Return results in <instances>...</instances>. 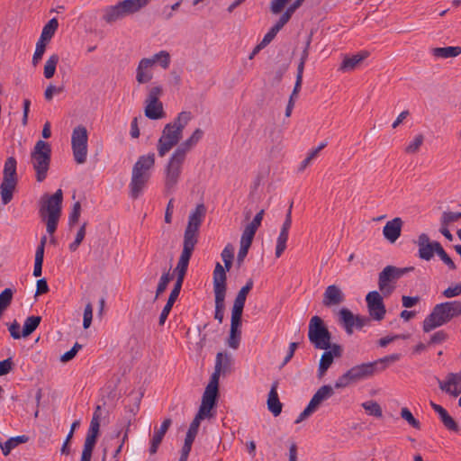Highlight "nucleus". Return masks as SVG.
Wrapping results in <instances>:
<instances>
[{
  "label": "nucleus",
  "instance_id": "nucleus-64",
  "mask_svg": "<svg viewBox=\"0 0 461 461\" xmlns=\"http://www.w3.org/2000/svg\"><path fill=\"white\" fill-rule=\"evenodd\" d=\"M290 0H272L270 9L273 14H279Z\"/></svg>",
  "mask_w": 461,
  "mask_h": 461
},
{
  "label": "nucleus",
  "instance_id": "nucleus-57",
  "mask_svg": "<svg viewBox=\"0 0 461 461\" xmlns=\"http://www.w3.org/2000/svg\"><path fill=\"white\" fill-rule=\"evenodd\" d=\"M80 213H81V204L79 202H76L73 204L72 211L68 217L69 226H73L78 221Z\"/></svg>",
  "mask_w": 461,
  "mask_h": 461
},
{
  "label": "nucleus",
  "instance_id": "nucleus-51",
  "mask_svg": "<svg viewBox=\"0 0 461 461\" xmlns=\"http://www.w3.org/2000/svg\"><path fill=\"white\" fill-rule=\"evenodd\" d=\"M176 299H177L176 296H175L173 294H169L167 302L166 305L164 306V308L160 313V316H159V321H158L159 325H161V326L164 325Z\"/></svg>",
  "mask_w": 461,
  "mask_h": 461
},
{
  "label": "nucleus",
  "instance_id": "nucleus-60",
  "mask_svg": "<svg viewBox=\"0 0 461 461\" xmlns=\"http://www.w3.org/2000/svg\"><path fill=\"white\" fill-rule=\"evenodd\" d=\"M162 87L161 86H153L149 89L146 102L151 103H158L159 97L162 95Z\"/></svg>",
  "mask_w": 461,
  "mask_h": 461
},
{
  "label": "nucleus",
  "instance_id": "nucleus-50",
  "mask_svg": "<svg viewBox=\"0 0 461 461\" xmlns=\"http://www.w3.org/2000/svg\"><path fill=\"white\" fill-rule=\"evenodd\" d=\"M204 418L201 417V415H197V414L195 415L194 419L193 420V421L191 422V424L189 426V429H188L186 436H185V439L194 441V438L198 432L200 422Z\"/></svg>",
  "mask_w": 461,
  "mask_h": 461
},
{
  "label": "nucleus",
  "instance_id": "nucleus-3",
  "mask_svg": "<svg viewBox=\"0 0 461 461\" xmlns=\"http://www.w3.org/2000/svg\"><path fill=\"white\" fill-rule=\"evenodd\" d=\"M192 119L190 112L183 111L177 114L173 122L167 123L157 143L158 154L165 157L183 138L184 129Z\"/></svg>",
  "mask_w": 461,
  "mask_h": 461
},
{
  "label": "nucleus",
  "instance_id": "nucleus-41",
  "mask_svg": "<svg viewBox=\"0 0 461 461\" xmlns=\"http://www.w3.org/2000/svg\"><path fill=\"white\" fill-rule=\"evenodd\" d=\"M222 352H219L216 356L215 359V366L214 372L212 373L209 385H213L219 387V378L221 374H222Z\"/></svg>",
  "mask_w": 461,
  "mask_h": 461
},
{
  "label": "nucleus",
  "instance_id": "nucleus-49",
  "mask_svg": "<svg viewBox=\"0 0 461 461\" xmlns=\"http://www.w3.org/2000/svg\"><path fill=\"white\" fill-rule=\"evenodd\" d=\"M362 407L368 412L369 415L380 418L383 415L381 406L375 401H367L362 403Z\"/></svg>",
  "mask_w": 461,
  "mask_h": 461
},
{
  "label": "nucleus",
  "instance_id": "nucleus-1",
  "mask_svg": "<svg viewBox=\"0 0 461 461\" xmlns=\"http://www.w3.org/2000/svg\"><path fill=\"white\" fill-rule=\"evenodd\" d=\"M203 134L204 132L202 129H195L192 135L178 145L171 154L165 167L164 185L166 193L171 194L175 191L180 179L187 154L203 139Z\"/></svg>",
  "mask_w": 461,
  "mask_h": 461
},
{
  "label": "nucleus",
  "instance_id": "nucleus-40",
  "mask_svg": "<svg viewBox=\"0 0 461 461\" xmlns=\"http://www.w3.org/2000/svg\"><path fill=\"white\" fill-rule=\"evenodd\" d=\"M401 358V354L395 353L392 355L385 356L382 358H379L373 362L375 364V368L376 371H384L387 366L391 363H394Z\"/></svg>",
  "mask_w": 461,
  "mask_h": 461
},
{
  "label": "nucleus",
  "instance_id": "nucleus-44",
  "mask_svg": "<svg viewBox=\"0 0 461 461\" xmlns=\"http://www.w3.org/2000/svg\"><path fill=\"white\" fill-rule=\"evenodd\" d=\"M441 305H444L446 312H447L450 321L461 315V302L460 301H449L441 303Z\"/></svg>",
  "mask_w": 461,
  "mask_h": 461
},
{
  "label": "nucleus",
  "instance_id": "nucleus-12",
  "mask_svg": "<svg viewBox=\"0 0 461 461\" xmlns=\"http://www.w3.org/2000/svg\"><path fill=\"white\" fill-rule=\"evenodd\" d=\"M366 301L371 318L382 321L386 313L382 295L377 291H372L366 294Z\"/></svg>",
  "mask_w": 461,
  "mask_h": 461
},
{
  "label": "nucleus",
  "instance_id": "nucleus-9",
  "mask_svg": "<svg viewBox=\"0 0 461 461\" xmlns=\"http://www.w3.org/2000/svg\"><path fill=\"white\" fill-rule=\"evenodd\" d=\"M413 270V267H396L394 266H387L385 267L382 272L379 274L378 277V287L379 290L384 296L390 295L395 286L391 285L390 283L397 281L403 275L408 273L409 271Z\"/></svg>",
  "mask_w": 461,
  "mask_h": 461
},
{
  "label": "nucleus",
  "instance_id": "nucleus-55",
  "mask_svg": "<svg viewBox=\"0 0 461 461\" xmlns=\"http://www.w3.org/2000/svg\"><path fill=\"white\" fill-rule=\"evenodd\" d=\"M423 140L424 137L422 134L416 135L413 140L410 142L408 146H406L405 152L410 154L418 152L423 143Z\"/></svg>",
  "mask_w": 461,
  "mask_h": 461
},
{
  "label": "nucleus",
  "instance_id": "nucleus-13",
  "mask_svg": "<svg viewBox=\"0 0 461 461\" xmlns=\"http://www.w3.org/2000/svg\"><path fill=\"white\" fill-rule=\"evenodd\" d=\"M343 353V348L339 344H332L331 348L325 350L320 359L319 368H318V376H323L328 369L332 365L335 357H341Z\"/></svg>",
  "mask_w": 461,
  "mask_h": 461
},
{
  "label": "nucleus",
  "instance_id": "nucleus-28",
  "mask_svg": "<svg viewBox=\"0 0 461 461\" xmlns=\"http://www.w3.org/2000/svg\"><path fill=\"white\" fill-rule=\"evenodd\" d=\"M17 180L3 179L0 185V194L3 204L9 203L14 196Z\"/></svg>",
  "mask_w": 461,
  "mask_h": 461
},
{
  "label": "nucleus",
  "instance_id": "nucleus-53",
  "mask_svg": "<svg viewBox=\"0 0 461 461\" xmlns=\"http://www.w3.org/2000/svg\"><path fill=\"white\" fill-rule=\"evenodd\" d=\"M401 417L406 420L412 428L420 429V422L414 418L411 411L407 407H403L401 410Z\"/></svg>",
  "mask_w": 461,
  "mask_h": 461
},
{
  "label": "nucleus",
  "instance_id": "nucleus-43",
  "mask_svg": "<svg viewBox=\"0 0 461 461\" xmlns=\"http://www.w3.org/2000/svg\"><path fill=\"white\" fill-rule=\"evenodd\" d=\"M140 406L139 403H134L133 405L125 406L124 411L125 415L120 420L121 424L124 427L130 428L131 424V420L134 419L136 413L139 411Z\"/></svg>",
  "mask_w": 461,
  "mask_h": 461
},
{
  "label": "nucleus",
  "instance_id": "nucleus-4",
  "mask_svg": "<svg viewBox=\"0 0 461 461\" xmlns=\"http://www.w3.org/2000/svg\"><path fill=\"white\" fill-rule=\"evenodd\" d=\"M155 166V154L149 153L140 156L131 171V178L129 184L130 196L137 199L143 193L151 176L150 170Z\"/></svg>",
  "mask_w": 461,
  "mask_h": 461
},
{
  "label": "nucleus",
  "instance_id": "nucleus-14",
  "mask_svg": "<svg viewBox=\"0 0 461 461\" xmlns=\"http://www.w3.org/2000/svg\"><path fill=\"white\" fill-rule=\"evenodd\" d=\"M100 419L101 407L97 405L94 411L84 446L95 447L100 432Z\"/></svg>",
  "mask_w": 461,
  "mask_h": 461
},
{
  "label": "nucleus",
  "instance_id": "nucleus-30",
  "mask_svg": "<svg viewBox=\"0 0 461 461\" xmlns=\"http://www.w3.org/2000/svg\"><path fill=\"white\" fill-rule=\"evenodd\" d=\"M103 12H104L103 19L107 23H114V22L123 18L124 16H126L124 14L122 8L121 7L120 3H118L115 5L107 6L106 8L104 9Z\"/></svg>",
  "mask_w": 461,
  "mask_h": 461
},
{
  "label": "nucleus",
  "instance_id": "nucleus-38",
  "mask_svg": "<svg viewBox=\"0 0 461 461\" xmlns=\"http://www.w3.org/2000/svg\"><path fill=\"white\" fill-rule=\"evenodd\" d=\"M149 59V61H151L152 66L158 62L164 69L169 68L171 61L170 54L167 50H160Z\"/></svg>",
  "mask_w": 461,
  "mask_h": 461
},
{
  "label": "nucleus",
  "instance_id": "nucleus-33",
  "mask_svg": "<svg viewBox=\"0 0 461 461\" xmlns=\"http://www.w3.org/2000/svg\"><path fill=\"white\" fill-rule=\"evenodd\" d=\"M145 116L151 120H158L165 116V112L163 108V104L161 102L158 103H151L145 102Z\"/></svg>",
  "mask_w": 461,
  "mask_h": 461
},
{
  "label": "nucleus",
  "instance_id": "nucleus-16",
  "mask_svg": "<svg viewBox=\"0 0 461 461\" xmlns=\"http://www.w3.org/2000/svg\"><path fill=\"white\" fill-rule=\"evenodd\" d=\"M345 301V294L336 285H329L323 294L322 304L326 307L337 306Z\"/></svg>",
  "mask_w": 461,
  "mask_h": 461
},
{
  "label": "nucleus",
  "instance_id": "nucleus-19",
  "mask_svg": "<svg viewBox=\"0 0 461 461\" xmlns=\"http://www.w3.org/2000/svg\"><path fill=\"white\" fill-rule=\"evenodd\" d=\"M226 272L223 267L217 262L213 270V292L214 295H226Z\"/></svg>",
  "mask_w": 461,
  "mask_h": 461
},
{
  "label": "nucleus",
  "instance_id": "nucleus-46",
  "mask_svg": "<svg viewBox=\"0 0 461 461\" xmlns=\"http://www.w3.org/2000/svg\"><path fill=\"white\" fill-rule=\"evenodd\" d=\"M172 280V275L169 270L165 271L160 276L159 282L157 286L156 295L154 301H156L160 294H162L167 287L168 283Z\"/></svg>",
  "mask_w": 461,
  "mask_h": 461
},
{
  "label": "nucleus",
  "instance_id": "nucleus-20",
  "mask_svg": "<svg viewBox=\"0 0 461 461\" xmlns=\"http://www.w3.org/2000/svg\"><path fill=\"white\" fill-rule=\"evenodd\" d=\"M253 280L250 278L247 281L246 285L243 287H241L234 300L231 313L242 316L247 296L253 288Z\"/></svg>",
  "mask_w": 461,
  "mask_h": 461
},
{
  "label": "nucleus",
  "instance_id": "nucleus-31",
  "mask_svg": "<svg viewBox=\"0 0 461 461\" xmlns=\"http://www.w3.org/2000/svg\"><path fill=\"white\" fill-rule=\"evenodd\" d=\"M339 315L340 324L344 327L346 332L348 335H351L355 327L356 315H354L348 308H342L339 311Z\"/></svg>",
  "mask_w": 461,
  "mask_h": 461
},
{
  "label": "nucleus",
  "instance_id": "nucleus-8",
  "mask_svg": "<svg viewBox=\"0 0 461 461\" xmlns=\"http://www.w3.org/2000/svg\"><path fill=\"white\" fill-rule=\"evenodd\" d=\"M88 132L84 125L73 129L71 135V149L73 157L77 164H84L87 158Z\"/></svg>",
  "mask_w": 461,
  "mask_h": 461
},
{
  "label": "nucleus",
  "instance_id": "nucleus-37",
  "mask_svg": "<svg viewBox=\"0 0 461 461\" xmlns=\"http://www.w3.org/2000/svg\"><path fill=\"white\" fill-rule=\"evenodd\" d=\"M216 401L217 400L213 398L203 395L202 403L197 415H201L203 418L212 417V414L211 413V411L215 406Z\"/></svg>",
  "mask_w": 461,
  "mask_h": 461
},
{
  "label": "nucleus",
  "instance_id": "nucleus-15",
  "mask_svg": "<svg viewBox=\"0 0 461 461\" xmlns=\"http://www.w3.org/2000/svg\"><path fill=\"white\" fill-rule=\"evenodd\" d=\"M438 386L447 393L457 397L461 393V372L449 373L445 381L438 382Z\"/></svg>",
  "mask_w": 461,
  "mask_h": 461
},
{
  "label": "nucleus",
  "instance_id": "nucleus-32",
  "mask_svg": "<svg viewBox=\"0 0 461 461\" xmlns=\"http://www.w3.org/2000/svg\"><path fill=\"white\" fill-rule=\"evenodd\" d=\"M150 0H123L119 2L124 14L129 15L139 12L140 9L148 5Z\"/></svg>",
  "mask_w": 461,
  "mask_h": 461
},
{
  "label": "nucleus",
  "instance_id": "nucleus-58",
  "mask_svg": "<svg viewBox=\"0 0 461 461\" xmlns=\"http://www.w3.org/2000/svg\"><path fill=\"white\" fill-rule=\"evenodd\" d=\"M351 383H354V381L350 375V372L348 370L345 374L338 378V380L335 382L334 387L337 389L344 388Z\"/></svg>",
  "mask_w": 461,
  "mask_h": 461
},
{
  "label": "nucleus",
  "instance_id": "nucleus-24",
  "mask_svg": "<svg viewBox=\"0 0 461 461\" xmlns=\"http://www.w3.org/2000/svg\"><path fill=\"white\" fill-rule=\"evenodd\" d=\"M431 408L438 414L443 425L451 431H458V425L441 405L430 402Z\"/></svg>",
  "mask_w": 461,
  "mask_h": 461
},
{
  "label": "nucleus",
  "instance_id": "nucleus-54",
  "mask_svg": "<svg viewBox=\"0 0 461 461\" xmlns=\"http://www.w3.org/2000/svg\"><path fill=\"white\" fill-rule=\"evenodd\" d=\"M80 425V421L79 420H75L72 425H71V428H70V431L68 432L64 443H63V446L60 449V452L62 455H69L70 453V449L68 447V443L69 441L71 440L72 437H73V434H74V431L75 429L79 427Z\"/></svg>",
  "mask_w": 461,
  "mask_h": 461
},
{
  "label": "nucleus",
  "instance_id": "nucleus-26",
  "mask_svg": "<svg viewBox=\"0 0 461 461\" xmlns=\"http://www.w3.org/2000/svg\"><path fill=\"white\" fill-rule=\"evenodd\" d=\"M171 423H172L171 419H169V418L165 419L164 421L162 422L159 429L155 431L153 438L151 439V442H150V447H149L150 455H154L157 453L158 448L165 434L167 433L168 428L170 427Z\"/></svg>",
  "mask_w": 461,
  "mask_h": 461
},
{
  "label": "nucleus",
  "instance_id": "nucleus-29",
  "mask_svg": "<svg viewBox=\"0 0 461 461\" xmlns=\"http://www.w3.org/2000/svg\"><path fill=\"white\" fill-rule=\"evenodd\" d=\"M152 67L151 61L149 59L144 58L140 59L137 68V76L136 79L140 84H144L151 80L152 74L148 71L149 68Z\"/></svg>",
  "mask_w": 461,
  "mask_h": 461
},
{
  "label": "nucleus",
  "instance_id": "nucleus-61",
  "mask_svg": "<svg viewBox=\"0 0 461 461\" xmlns=\"http://www.w3.org/2000/svg\"><path fill=\"white\" fill-rule=\"evenodd\" d=\"M442 294L446 298H453L461 294V282L456 284L454 286L447 287L443 291Z\"/></svg>",
  "mask_w": 461,
  "mask_h": 461
},
{
  "label": "nucleus",
  "instance_id": "nucleus-47",
  "mask_svg": "<svg viewBox=\"0 0 461 461\" xmlns=\"http://www.w3.org/2000/svg\"><path fill=\"white\" fill-rule=\"evenodd\" d=\"M288 233L289 231L281 230L279 236L276 240V257L280 258L281 255L284 253V251L286 249V242L288 240Z\"/></svg>",
  "mask_w": 461,
  "mask_h": 461
},
{
  "label": "nucleus",
  "instance_id": "nucleus-10",
  "mask_svg": "<svg viewBox=\"0 0 461 461\" xmlns=\"http://www.w3.org/2000/svg\"><path fill=\"white\" fill-rule=\"evenodd\" d=\"M59 23L56 18L50 20L43 27L41 37L36 43V49L32 57V64L36 66L46 50V44L51 40L57 31Z\"/></svg>",
  "mask_w": 461,
  "mask_h": 461
},
{
  "label": "nucleus",
  "instance_id": "nucleus-56",
  "mask_svg": "<svg viewBox=\"0 0 461 461\" xmlns=\"http://www.w3.org/2000/svg\"><path fill=\"white\" fill-rule=\"evenodd\" d=\"M461 219V212H444L440 218V225H450L451 223L457 221Z\"/></svg>",
  "mask_w": 461,
  "mask_h": 461
},
{
  "label": "nucleus",
  "instance_id": "nucleus-22",
  "mask_svg": "<svg viewBox=\"0 0 461 461\" xmlns=\"http://www.w3.org/2000/svg\"><path fill=\"white\" fill-rule=\"evenodd\" d=\"M241 317L242 316L231 313L230 331L228 339V344L231 348L234 349H237L240 346V330H239V328L241 325Z\"/></svg>",
  "mask_w": 461,
  "mask_h": 461
},
{
  "label": "nucleus",
  "instance_id": "nucleus-34",
  "mask_svg": "<svg viewBox=\"0 0 461 461\" xmlns=\"http://www.w3.org/2000/svg\"><path fill=\"white\" fill-rule=\"evenodd\" d=\"M29 440V437L26 435H21L10 438L5 443L0 442V447L4 456H8L10 452L15 448L18 445L26 443Z\"/></svg>",
  "mask_w": 461,
  "mask_h": 461
},
{
  "label": "nucleus",
  "instance_id": "nucleus-23",
  "mask_svg": "<svg viewBox=\"0 0 461 461\" xmlns=\"http://www.w3.org/2000/svg\"><path fill=\"white\" fill-rule=\"evenodd\" d=\"M367 51H360L351 57H344L339 70L342 72H348L356 69V68L368 57Z\"/></svg>",
  "mask_w": 461,
  "mask_h": 461
},
{
  "label": "nucleus",
  "instance_id": "nucleus-6",
  "mask_svg": "<svg viewBox=\"0 0 461 461\" xmlns=\"http://www.w3.org/2000/svg\"><path fill=\"white\" fill-rule=\"evenodd\" d=\"M32 164L36 173V180L42 182L47 177L51 159V147L44 140H38L31 153Z\"/></svg>",
  "mask_w": 461,
  "mask_h": 461
},
{
  "label": "nucleus",
  "instance_id": "nucleus-52",
  "mask_svg": "<svg viewBox=\"0 0 461 461\" xmlns=\"http://www.w3.org/2000/svg\"><path fill=\"white\" fill-rule=\"evenodd\" d=\"M435 249H437V255L440 258V259L448 267L449 269L455 270L456 268V264L451 259V258L447 254L444 250L443 247L440 243H436Z\"/></svg>",
  "mask_w": 461,
  "mask_h": 461
},
{
  "label": "nucleus",
  "instance_id": "nucleus-42",
  "mask_svg": "<svg viewBox=\"0 0 461 461\" xmlns=\"http://www.w3.org/2000/svg\"><path fill=\"white\" fill-rule=\"evenodd\" d=\"M59 61V57L58 54H52L47 59L45 66H44V72H43L44 77L47 79L53 77V76L56 72V68H57Z\"/></svg>",
  "mask_w": 461,
  "mask_h": 461
},
{
  "label": "nucleus",
  "instance_id": "nucleus-62",
  "mask_svg": "<svg viewBox=\"0 0 461 461\" xmlns=\"http://www.w3.org/2000/svg\"><path fill=\"white\" fill-rule=\"evenodd\" d=\"M448 339V334L444 330L435 332L429 339V344H441Z\"/></svg>",
  "mask_w": 461,
  "mask_h": 461
},
{
  "label": "nucleus",
  "instance_id": "nucleus-48",
  "mask_svg": "<svg viewBox=\"0 0 461 461\" xmlns=\"http://www.w3.org/2000/svg\"><path fill=\"white\" fill-rule=\"evenodd\" d=\"M215 296V313L214 318L221 323L223 321V314L225 309V296L214 295Z\"/></svg>",
  "mask_w": 461,
  "mask_h": 461
},
{
  "label": "nucleus",
  "instance_id": "nucleus-5",
  "mask_svg": "<svg viewBox=\"0 0 461 461\" xmlns=\"http://www.w3.org/2000/svg\"><path fill=\"white\" fill-rule=\"evenodd\" d=\"M63 193L58 189L53 194H44L40 200V215L46 221L47 232L52 235L57 228L61 215Z\"/></svg>",
  "mask_w": 461,
  "mask_h": 461
},
{
  "label": "nucleus",
  "instance_id": "nucleus-59",
  "mask_svg": "<svg viewBox=\"0 0 461 461\" xmlns=\"http://www.w3.org/2000/svg\"><path fill=\"white\" fill-rule=\"evenodd\" d=\"M93 319V305L91 303H88L84 310V317H83V327L84 329H88L91 325Z\"/></svg>",
  "mask_w": 461,
  "mask_h": 461
},
{
  "label": "nucleus",
  "instance_id": "nucleus-25",
  "mask_svg": "<svg viewBox=\"0 0 461 461\" xmlns=\"http://www.w3.org/2000/svg\"><path fill=\"white\" fill-rule=\"evenodd\" d=\"M278 382L276 381L272 384L270 392L267 398V408L274 416H278L282 411V403L279 401L277 393Z\"/></svg>",
  "mask_w": 461,
  "mask_h": 461
},
{
  "label": "nucleus",
  "instance_id": "nucleus-18",
  "mask_svg": "<svg viewBox=\"0 0 461 461\" xmlns=\"http://www.w3.org/2000/svg\"><path fill=\"white\" fill-rule=\"evenodd\" d=\"M402 220L400 217H395L386 222L383 229V234L385 240L391 243H394L402 233Z\"/></svg>",
  "mask_w": 461,
  "mask_h": 461
},
{
  "label": "nucleus",
  "instance_id": "nucleus-35",
  "mask_svg": "<svg viewBox=\"0 0 461 461\" xmlns=\"http://www.w3.org/2000/svg\"><path fill=\"white\" fill-rule=\"evenodd\" d=\"M432 54L436 58L447 59L457 57L461 54V47H443L434 48L431 50Z\"/></svg>",
  "mask_w": 461,
  "mask_h": 461
},
{
  "label": "nucleus",
  "instance_id": "nucleus-36",
  "mask_svg": "<svg viewBox=\"0 0 461 461\" xmlns=\"http://www.w3.org/2000/svg\"><path fill=\"white\" fill-rule=\"evenodd\" d=\"M17 161L14 157L5 159L3 170V179L17 180L16 176Z\"/></svg>",
  "mask_w": 461,
  "mask_h": 461
},
{
  "label": "nucleus",
  "instance_id": "nucleus-21",
  "mask_svg": "<svg viewBox=\"0 0 461 461\" xmlns=\"http://www.w3.org/2000/svg\"><path fill=\"white\" fill-rule=\"evenodd\" d=\"M350 372V375L355 382L366 379L368 377H371L374 375L376 372L375 368V364L373 362L368 363H363L361 365H357L350 369H348Z\"/></svg>",
  "mask_w": 461,
  "mask_h": 461
},
{
  "label": "nucleus",
  "instance_id": "nucleus-7",
  "mask_svg": "<svg viewBox=\"0 0 461 461\" xmlns=\"http://www.w3.org/2000/svg\"><path fill=\"white\" fill-rule=\"evenodd\" d=\"M308 339L317 349L327 350L332 346L331 333L319 316H313L310 321Z\"/></svg>",
  "mask_w": 461,
  "mask_h": 461
},
{
  "label": "nucleus",
  "instance_id": "nucleus-63",
  "mask_svg": "<svg viewBox=\"0 0 461 461\" xmlns=\"http://www.w3.org/2000/svg\"><path fill=\"white\" fill-rule=\"evenodd\" d=\"M46 241H47V238H46V236H43L41 239V242H40L39 246L36 249L34 262H38V261L39 262H43L44 247H45Z\"/></svg>",
  "mask_w": 461,
  "mask_h": 461
},
{
  "label": "nucleus",
  "instance_id": "nucleus-45",
  "mask_svg": "<svg viewBox=\"0 0 461 461\" xmlns=\"http://www.w3.org/2000/svg\"><path fill=\"white\" fill-rule=\"evenodd\" d=\"M14 291L11 288H5L0 294V317L4 312L10 306Z\"/></svg>",
  "mask_w": 461,
  "mask_h": 461
},
{
  "label": "nucleus",
  "instance_id": "nucleus-27",
  "mask_svg": "<svg viewBox=\"0 0 461 461\" xmlns=\"http://www.w3.org/2000/svg\"><path fill=\"white\" fill-rule=\"evenodd\" d=\"M334 394V389L332 386L325 384L321 386L317 392L313 394L310 401L311 406H313L315 410L323 402L330 398Z\"/></svg>",
  "mask_w": 461,
  "mask_h": 461
},
{
  "label": "nucleus",
  "instance_id": "nucleus-17",
  "mask_svg": "<svg viewBox=\"0 0 461 461\" xmlns=\"http://www.w3.org/2000/svg\"><path fill=\"white\" fill-rule=\"evenodd\" d=\"M439 243L438 241H429V237L426 233H421L418 237L417 245L419 247V257L424 260H430L433 258L434 253L437 254V249L435 244Z\"/></svg>",
  "mask_w": 461,
  "mask_h": 461
},
{
  "label": "nucleus",
  "instance_id": "nucleus-11",
  "mask_svg": "<svg viewBox=\"0 0 461 461\" xmlns=\"http://www.w3.org/2000/svg\"><path fill=\"white\" fill-rule=\"evenodd\" d=\"M450 321L447 312L441 303L436 304L431 312L423 321L422 329L424 332H429Z\"/></svg>",
  "mask_w": 461,
  "mask_h": 461
},
{
  "label": "nucleus",
  "instance_id": "nucleus-2",
  "mask_svg": "<svg viewBox=\"0 0 461 461\" xmlns=\"http://www.w3.org/2000/svg\"><path fill=\"white\" fill-rule=\"evenodd\" d=\"M205 215V207L198 204L188 217V223L184 233L183 250L174 270L188 269L189 261L198 242L199 229Z\"/></svg>",
  "mask_w": 461,
  "mask_h": 461
},
{
  "label": "nucleus",
  "instance_id": "nucleus-39",
  "mask_svg": "<svg viewBox=\"0 0 461 461\" xmlns=\"http://www.w3.org/2000/svg\"><path fill=\"white\" fill-rule=\"evenodd\" d=\"M41 318L40 316H30L28 317L23 324V337H28L31 335L40 325Z\"/></svg>",
  "mask_w": 461,
  "mask_h": 461
}]
</instances>
